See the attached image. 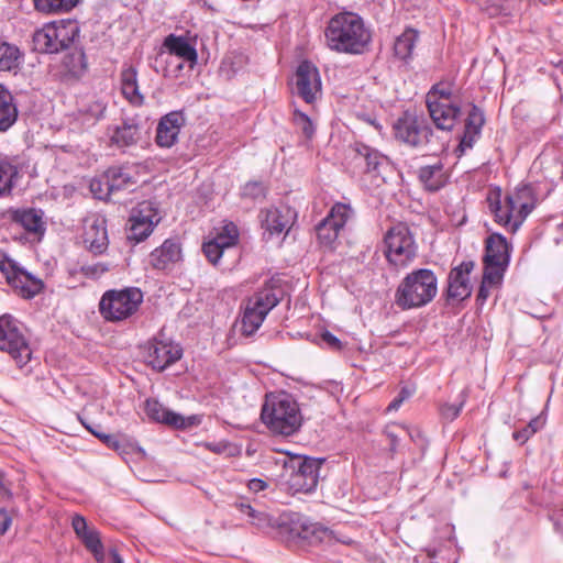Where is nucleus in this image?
I'll use <instances>...</instances> for the list:
<instances>
[{
  "label": "nucleus",
  "mask_w": 563,
  "mask_h": 563,
  "mask_svg": "<svg viewBox=\"0 0 563 563\" xmlns=\"http://www.w3.org/2000/svg\"><path fill=\"white\" fill-rule=\"evenodd\" d=\"M327 45L339 53L362 54L371 42L363 19L353 12L335 14L325 29Z\"/></svg>",
  "instance_id": "1"
},
{
  "label": "nucleus",
  "mask_w": 563,
  "mask_h": 563,
  "mask_svg": "<svg viewBox=\"0 0 563 563\" xmlns=\"http://www.w3.org/2000/svg\"><path fill=\"white\" fill-rule=\"evenodd\" d=\"M261 418L273 433L285 437L295 434L303 421L298 401L286 391L266 395Z\"/></svg>",
  "instance_id": "2"
},
{
  "label": "nucleus",
  "mask_w": 563,
  "mask_h": 563,
  "mask_svg": "<svg viewBox=\"0 0 563 563\" xmlns=\"http://www.w3.org/2000/svg\"><path fill=\"white\" fill-rule=\"evenodd\" d=\"M438 294V278L432 269L418 268L408 273L398 284L394 301L401 310L426 307Z\"/></svg>",
  "instance_id": "3"
},
{
  "label": "nucleus",
  "mask_w": 563,
  "mask_h": 563,
  "mask_svg": "<svg viewBox=\"0 0 563 563\" xmlns=\"http://www.w3.org/2000/svg\"><path fill=\"white\" fill-rule=\"evenodd\" d=\"M393 130L397 141L412 148L437 153L443 147V143L434 134L426 119L409 111L404 112L395 121Z\"/></svg>",
  "instance_id": "4"
},
{
  "label": "nucleus",
  "mask_w": 563,
  "mask_h": 563,
  "mask_svg": "<svg viewBox=\"0 0 563 563\" xmlns=\"http://www.w3.org/2000/svg\"><path fill=\"white\" fill-rule=\"evenodd\" d=\"M0 352L7 353L20 368L32 358V347L25 325L11 314L0 316Z\"/></svg>",
  "instance_id": "5"
},
{
  "label": "nucleus",
  "mask_w": 563,
  "mask_h": 563,
  "mask_svg": "<svg viewBox=\"0 0 563 563\" xmlns=\"http://www.w3.org/2000/svg\"><path fill=\"white\" fill-rule=\"evenodd\" d=\"M78 23L74 20H60L45 24L33 34L34 49L54 54L69 48L79 35Z\"/></svg>",
  "instance_id": "6"
},
{
  "label": "nucleus",
  "mask_w": 563,
  "mask_h": 563,
  "mask_svg": "<svg viewBox=\"0 0 563 563\" xmlns=\"http://www.w3.org/2000/svg\"><path fill=\"white\" fill-rule=\"evenodd\" d=\"M143 302V292L136 287L106 291L99 302L100 314L110 322L132 317Z\"/></svg>",
  "instance_id": "7"
},
{
  "label": "nucleus",
  "mask_w": 563,
  "mask_h": 563,
  "mask_svg": "<svg viewBox=\"0 0 563 563\" xmlns=\"http://www.w3.org/2000/svg\"><path fill=\"white\" fill-rule=\"evenodd\" d=\"M385 255L388 263L397 268L407 267L417 256V243L405 223L391 227L385 234Z\"/></svg>",
  "instance_id": "8"
},
{
  "label": "nucleus",
  "mask_w": 563,
  "mask_h": 563,
  "mask_svg": "<svg viewBox=\"0 0 563 563\" xmlns=\"http://www.w3.org/2000/svg\"><path fill=\"white\" fill-rule=\"evenodd\" d=\"M325 463L322 457L305 456L297 461L291 473L285 482L287 489L292 494H308L317 488L321 467Z\"/></svg>",
  "instance_id": "9"
},
{
  "label": "nucleus",
  "mask_w": 563,
  "mask_h": 563,
  "mask_svg": "<svg viewBox=\"0 0 563 563\" xmlns=\"http://www.w3.org/2000/svg\"><path fill=\"white\" fill-rule=\"evenodd\" d=\"M354 211L350 205L336 202L332 206L328 216L316 227V233L320 245L333 249L340 231L353 217Z\"/></svg>",
  "instance_id": "10"
},
{
  "label": "nucleus",
  "mask_w": 563,
  "mask_h": 563,
  "mask_svg": "<svg viewBox=\"0 0 563 563\" xmlns=\"http://www.w3.org/2000/svg\"><path fill=\"white\" fill-rule=\"evenodd\" d=\"M161 214L151 201H143L131 212L126 238L135 243L148 238L159 223Z\"/></svg>",
  "instance_id": "11"
},
{
  "label": "nucleus",
  "mask_w": 563,
  "mask_h": 563,
  "mask_svg": "<svg viewBox=\"0 0 563 563\" xmlns=\"http://www.w3.org/2000/svg\"><path fill=\"white\" fill-rule=\"evenodd\" d=\"M294 93L306 103L312 104L322 96V82L319 69L309 60L301 62L294 77Z\"/></svg>",
  "instance_id": "12"
},
{
  "label": "nucleus",
  "mask_w": 563,
  "mask_h": 563,
  "mask_svg": "<svg viewBox=\"0 0 563 563\" xmlns=\"http://www.w3.org/2000/svg\"><path fill=\"white\" fill-rule=\"evenodd\" d=\"M489 211L494 214L495 222L504 227L508 232L516 233L523 223H517V216L520 212L517 205L510 202V196L507 194L501 198V190L495 188L487 195Z\"/></svg>",
  "instance_id": "13"
},
{
  "label": "nucleus",
  "mask_w": 563,
  "mask_h": 563,
  "mask_svg": "<svg viewBox=\"0 0 563 563\" xmlns=\"http://www.w3.org/2000/svg\"><path fill=\"white\" fill-rule=\"evenodd\" d=\"M183 355L179 344L159 338H154L147 344L146 362L156 371H164Z\"/></svg>",
  "instance_id": "14"
},
{
  "label": "nucleus",
  "mask_w": 563,
  "mask_h": 563,
  "mask_svg": "<svg viewBox=\"0 0 563 563\" xmlns=\"http://www.w3.org/2000/svg\"><path fill=\"white\" fill-rule=\"evenodd\" d=\"M473 268V261H464L450 271L446 288V299L449 301H463L471 296L472 284L470 275Z\"/></svg>",
  "instance_id": "15"
},
{
  "label": "nucleus",
  "mask_w": 563,
  "mask_h": 563,
  "mask_svg": "<svg viewBox=\"0 0 563 563\" xmlns=\"http://www.w3.org/2000/svg\"><path fill=\"white\" fill-rule=\"evenodd\" d=\"M111 145L118 148H126L136 145L142 139L140 119L136 117L124 118L120 124L108 128Z\"/></svg>",
  "instance_id": "16"
},
{
  "label": "nucleus",
  "mask_w": 563,
  "mask_h": 563,
  "mask_svg": "<svg viewBox=\"0 0 563 563\" xmlns=\"http://www.w3.org/2000/svg\"><path fill=\"white\" fill-rule=\"evenodd\" d=\"M144 410L148 419L155 422L164 423L177 429H186L196 424L195 416L184 417L175 411L167 409L157 399L148 398L145 400Z\"/></svg>",
  "instance_id": "17"
},
{
  "label": "nucleus",
  "mask_w": 563,
  "mask_h": 563,
  "mask_svg": "<svg viewBox=\"0 0 563 563\" xmlns=\"http://www.w3.org/2000/svg\"><path fill=\"white\" fill-rule=\"evenodd\" d=\"M84 242L95 255L102 254L109 245L107 220L101 216H92L85 220Z\"/></svg>",
  "instance_id": "18"
},
{
  "label": "nucleus",
  "mask_w": 563,
  "mask_h": 563,
  "mask_svg": "<svg viewBox=\"0 0 563 563\" xmlns=\"http://www.w3.org/2000/svg\"><path fill=\"white\" fill-rule=\"evenodd\" d=\"M163 46L169 53L183 62L177 64L176 70H183L185 64L188 65L189 69L198 63V53L196 46L189 41V38L183 35L169 34L164 38Z\"/></svg>",
  "instance_id": "19"
},
{
  "label": "nucleus",
  "mask_w": 563,
  "mask_h": 563,
  "mask_svg": "<svg viewBox=\"0 0 563 563\" xmlns=\"http://www.w3.org/2000/svg\"><path fill=\"white\" fill-rule=\"evenodd\" d=\"M0 269L5 274L9 283L21 287L26 297H33L38 294L43 287L42 282L35 278L24 268L19 267L12 260L3 261Z\"/></svg>",
  "instance_id": "20"
},
{
  "label": "nucleus",
  "mask_w": 563,
  "mask_h": 563,
  "mask_svg": "<svg viewBox=\"0 0 563 563\" xmlns=\"http://www.w3.org/2000/svg\"><path fill=\"white\" fill-rule=\"evenodd\" d=\"M184 124L185 117L180 111H172L163 115L156 128V144L163 148L174 146Z\"/></svg>",
  "instance_id": "21"
},
{
  "label": "nucleus",
  "mask_w": 563,
  "mask_h": 563,
  "mask_svg": "<svg viewBox=\"0 0 563 563\" xmlns=\"http://www.w3.org/2000/svg\"><path fill=\"white\" fill-rule=\"evenodd\" d=\"M295 218V212L290 208H272L261 212V223L264 230V238L272 239L284 231H288Z\"/></svg>",
  "instance_id": "22"
},
{
  "label": "nucleus",
  "mask_w": 563,
  "mask_h": 563,
  "mask_svg": "<svg viewBox=\"0 0 563 563\" xmlns=\"http://www.w3.org/2000/svg\"><path fill=\"white\" fill-rule=\"evenodd\" d=\"M434 125L442 131H450L461 115V108L455 102H426Z\"/></svg>",
  "instance_id": "23"
},
{
  "label": "nucleus",
  "mask_w": 563,
  "mask_h": 563,
  "mask_svg": "<svg viewBox=\"0 0 563 563\" xmlns=\"http://www.w3.org/2000/svg\"><path fill=\"white\" fill-rule=\"evenodd\" d=\"M181 260V247L177 239H167L150 254V263L155 269H168Z\"/></svg>",
  "instance_id": "24"
},
{
  "label": "nucleus",
  "mask_w": 563,
  "mask_h": 563,
  "mask_svg": "<svg viewBox=\"0 0 563 563\" xmlns=\"http://www.w3.org/2000/svg\"><path fill=\"white\" fill-rule=\"evenodd\" d=\"M511 245L500 233H492L486 239L484 263L509 265Z\"/></svg>",
  "instance_id": "25"
},
{
  "label": "nucleus",
  "mask_w": 563,
  "mask_h": 563,
  "mask_svg": "<svg viewBox=\"0 0 563 563\" xmlns=\"http://www.w3.org/2000/svg\"><path fill=\"white\" fill-rule=\"evenodd\" d=\"M418 178L426 190L434 192L446 185L449 176L442 161L437 159L433 164L420 166Z\"/></svg>",
  "instance_id": "26"
},
{
  "label": "nucleus",
  "mask_w": 563,
  "mask_h": 563,
  "mask_svg": "<svg viewBox=\"0 0 563 563\" xmlns=\"http://www.w3.org/2000/svg\"><path fill=\"white\" fill-rule=\"evenodd\" d=\"M354 151L357 157L365 162L367 173L379 176L390 167V159L376 148L364 143H355Z\"/></svg>",
  "instance_id": "27"
},
{
  "label": "nucleus",
  "mask_w": 563,
  "mask_h": 563,
  "mask_svg": "<svg viewBox=\"0 0 563 563\" xmlns=\"http://www.w3.org/2000/svg\"><path fill=\"white\" fill-rule=\"evenodd\" d=\"M508 195L510 196V202L517 205L520 209L517 223H523L537 206L533 188L530 185H520Z\"/></svg>",
  "instance_id": "28"
},
{
  "label": "nucleus",
  "mask_w": 563,
  "mask_h": 563,
  "mask_svg": "<svg viewBox=\"0 0 563 563\" xmlns=\"http://www.w3.org/2000/svg\"><path fill=\"white\" fill-rule=\"evenodd\" d=\"M121 91L124 98L133 106L143 104L144 97L137 84V70L132 65H124L121 74Z\"/></svg>",
  "instance_id": "29"
},
{
  "label": "nucleus",
  "mask_w": 563,
  "mask_h": 563,
  "mask_svg": "<svg viewBox=\"0 0 563 563\" xmlns=\"http://www.w3.org/2000/svg\"><path fill=\"white\" fill-rule=\"evenodd\" d=\"M106 192L114 195L122 190H131L135 180L129 169L121 166L109 167L104 172Z\"/></svg>",
  "instance_id": "30"
},
{
  "label": "nucleus",
  "mask_w": 563,
  "mask_h": 563,
  "mask_svg": "<svg viewBox=\"0 0 563 563\" xmlns=\"http://www.w3.org/2000/svg\"><path fill=\"white\" fill-rule=\"evenodd\" d=\"M234 507L242 515L247 517V520L251 525L255 526L257 529L266 530L268 528H273L276 525L279 526L275 519H273L267 512L256 510L246 498L242 497L234 503ZM285 523L283 520L280 525Z\"/></svg>",
  "instance_id": "31"
},
{
  "label": "nucleus",
  "mask_w": 563,
  "mask_h": 563,
  "mask_svg": "<svg viewBox=\"0 0 563 563\" xmlns=\"http://www.w3.org/2000/svg\"><path fill=\"white\" fill-rule=\"evenodd\" d=\"M41 209H22L13 213V220L21 224L29 233L42 236L46 230Z\"/></svg>",
  "instance_id": "32"
},
{
  "label": "nucleus",
  "mask_w": 563,
  "mask_h": 563,
  "mask_svg": "<svg viewBox=\"0 0 563 563\" xmlns=\"http://www.w3.org/2000/svg\"><path fill=\"white\" fill-rule=\"evenodd\" d=\"M19 115L14 97L8 91L0 99V132H7L16 122Z\"/></svg>",
  "instance_id": "33"
},
{
  "label": "nucleus",
  "mask_w": 563,
  "mask_h": 563,
  "mask_svg": "<svg viewBox=\"0 0 563 563\" xmlns=\"http://www.w3.org/2000/svg\"><path fill=\"white\" fill-rule=\"evenodd\" d=\"M417 41L418 32L413 29H406L395 41V56L401 60H408L411 58Z\"/></svg>",
  "instance_id": "34"
},
{
  "label": "nucleus",
  "mask_w": 563,
  "mask_h": 563,
  "mask_svg": "<svg viewBox=\"0 0 563 563\" xmlns=\"http://www.w3.org/2000/svg\"><path fill=\"white\" fill-rule=\"evenodd\" d=\"M279 298L275 294L273 288L265 287L255 292L247 301V303L268 314V312L278 305Z\"/></svg>",
  "instance_id": "35"
},
{
  "label": "nucleus",
  "mask_w": 563,
  "mask_h": 563,
  "mask_svg": "<svg viewBox=\"0 0 563 563\" xmlns=\"http://www.w3.org/2000/svg\"><path fill=\"white\" fill-rule=\"evenodd\" d=\"M22 54L18 46L0 42V71H11L19 68Z\"/></svg>",
  "instance_id": "36"
},
{
  "label": "nucleus",
  "mask_w": 563,
  "mask_h": 563,
  "mask_svg": "<svg viewBox=\"0 0 563 563\" xmlns=\"http://www.w3.org/2000/svg\"><path fill=\"white\" fill-rule=\"evenodd\" d=\"M266 313L251 307L246 303L242 316V332L245 335H252L262 325Z\"/></svg>",
  "instance_id": "37"
},
{
  "label": "nucleus",
  "mask_w": 563,
  "mask_h": 563,
  "mask_svg": "<svg viewBox=\"0 0 563 563\" xmlns=\"http://www.w3.org/2000/svg\"><path fill=\"white\" fill-rule=\"evenodd\" d=\"M80 0H34L35 9L43 13H64L75 8Z\"/></svg>",
  "instance_id": "38"
},
{
  "label": "nucleus",
  "mask_w": 563,
  "mask_h": 563,
  "mask_svg": "<svg viewBox=\"0 0 563 563\" xmlns=\"http://www.w3.org/2000/svg\"><path fill=\"white\" fill-rule=\"evenodd\" d=\"M454 86L449 81H441L434 84L426 96V102L440 101V102H454Z\"/></svg>",
  "instance_id": "39"
},
{
  "label": "nucleus",
  "mask_w": 563,
  "mask_h": 563,
  "mask_svg": "<svg viewBox=\"0 0 563 563\" xmlns=\"http://www.w3.org/2000/svg\"><path fill=\"white\" fill-rule=\"evenodd\" d=\"M222 250L234 246L239 240V230L233 222L225 223L212 239Z\"/></svg>",
  "instance_id": "40"
},
{
  "label": "nucleus",
  "mask_w": 563,
  "mask_h": 563,
  "mask_svg": "<svg viewBox=\"0 0 563 563\" xmlns=\"http://www.w3.org/2000/svg\"><path fill=\"white\" fill-rule=\"evenodd\" d=\"M18 169L8 162H0V196L11 192L14 178L18 177Z\"/></svg>",
  "instance_id": "41"
},
{
  "label": "nucleus",
  "mask_w": 563,
  "mask_h": 563,
  "mask_svg": "<svg viewBox=\"0 0 563 563\" xmlns=\"http://www.w3.org/2000/svg\"><path fill=\"white\" fill-rule=\"evenodd\" d=\"M85 547L93 554L97 561L103 559V545L100 540L99 532L96 529L90 530L87 534L80 538Z\"/></svg>",
  "instance_id": "42"
},
{
  "label": "nucleus",
  "mask_w": 563,
  "mask_h": 563,
  "mask_svg": "<svg viewBox=\"0 0 563 563\" xmlns=\"http://www.w3.org/2000/svg\"><path fill=\"white\" fill-rule=\"evenodd\" d=\"M484 273H483V279L482 282L492 285L497 286L501 283L504 273L506 272L508 265H494L492 263H484Z\"/></svg>",
  "instance_id": "43"
},
{
  "label": "nucleus",
  "mask_w": 563,
  "mask_h": 563,
  "mask_svg": "<svg viewBox=\"0 0 563 563\" xmlns=\"http://www.w3.org/2000/svg\"><path fill=\"white\" fill-rule=\"evenodd\" d=\"M266 196V187L262 181L252 180L241 188V197L253 201L262 200Z\"/></svg>",
  "instance_id": "44"
},
{
  "label": "nucleus",
  "mask_w": 563,
  "mask_h": 563,
  "mask_svg": "<svg viewBox=\"0 0 563 563\" xmlns=\"http://www.w3.org/2000/svg\"><path fill=\"white\" fill-rule=\"evenodd\" d=\"M108 103L103 99L92 100L87 104L85 114L88 117L87 120L93 125L97 121L104 118Z\"/></svg>",
  "instance_id": "45"
},
{
  "label": "nucleus",
  "mask_w": 563,
  "mask_h": 563,
  "mask_svg": "<svg viewBox=\"0 0 563 563\" xmlns=\"http://www.w3.org/2000/svg\"><path fill=\"white\" fill-rule=\"evenodd\" d=\"M484 123L485 118L483 111L477 106L472 104L465 120L464 129L470 131L475 130L476 132L481 133Z\"/></svg>",
  "instance_id": "46"
},
{
  "label": "nucleus",
  "mask_w": 563,
  "mask_h": 563,
  "mask_svg": "<svg viewBox=\"0 0 563 563\" xmlns=\"http://www.w3.org/2000/svg\"><path fill=\"white\" fill-rule=\"evenodd\" d=\"M292 121L307 139L312 137L314 134V124L306 113L296 109L294 111Z\"/></svg>",
  "instance_id": "47"
},
{
  "label": "nucleus",
  "mask_w": 563,
  "mask_h": 563,
  "mask_svg": "<svg viewBox=\"0 0 563 563\" xmlns=\"http://www.w3.org/2000/svg\"><path fill=\"white\" fill-rule=\"evenodd\" d=\"M466 390H462L459 395L460 401L457 404H445L441 408V415L446 420H454L459 417L462 408L466 401Z\"/></svg>",
  "instance_id": "48"
},
{
  "label": "nucleus",
  "mask_w": 563,
  "mask_h": 563,
  "mask_svg": "<svg viewBox=\"0 0 563 563\" xmlns=\"http://www.w3.org/2000/svg\"><path fill=\"white\" fill-rule=\"evenodd\" d=\"M202 251L208 261L213 265L218 264L224 253V250H222L221 246H219V244H217L212 239L203 243Z\"/></svg>",
  "instance_id": "49"
},
{
  "label": "nucleus",
  "mask_w": 563,
  "mask_h": 563,
  "mask_svg": "<svg viewBox=\"0 0 563 563\" xmlns=\"http://www.w3.org/2000/svg\"><path fill=\"white\" fill-rule=\"evenodd\" d=\"M479 135L481 133L476 132L475 130L470 131L464 129L460 144L456 147L457 156H462L467 150H471Z\"/></svg>",
  "instance_id": "50"
},
{
  "label": "nucleus",
  "mask_w": 563,
  "mask_h": 563,
  "mask_svg": "<svg viewBox=\"0 0 563 563\" xmlns=\"http://www.w3.org/2000/svg\"><path fill=\"white\" fill-rule=\"evenodd\" d=\"M110 265L108 263L98 262L95 264H87L80 267L81 273L89 278H99L106 272H108Z\"/></svg>",
  "instance_id": "51"
},
{
  "label": "nucleus",
  "mask_w": 563,
  "mask_h": 563,
  "mask_svg": "<svg viewBox=\"0 0 563 563\" xmlns=\"http://www.w3.org/2000/svg\"><path fill=\"white\" fill-rule=\"evenodd\" d=\"M90 190L98 199H107L112 194L106 192L104 174L90 183Z\"/></svg>",
  "instance_id": "52"
},
{
  "label": "nucleus",
  "mask_w": 563,
  "mask_h": 563,
  "mask_svg": "<svg viewBox=\"0 0 563 563\" xmlns=\"http://www.w3.org/2000/svg\"><path fill=\"white\" fill-rule=\"evenodd\" d=\"M71 527L79 539L93 529L88 526L87 520L80 515H75L73 517Z\"/></svg>",
  "instance_id": "53"
},
{
  "label": "nucleus",
  "mask_w": 563,
  "mask_h": 563,
  "mask_svg": "<svg viewBox=\"0 0 563 563\" xmlns=\"http://www.w3.org/2000/svg\"><path fill=\"white\" fill-rule=\"evenodd\" d=\"M555 531L563 537V499L558 509H554L550 516Z\"/></svg>",
  "instance_id": "54"
},
{
  "label": "nucleus",
  "mask_w": 563,
  "mask_h": 563,
  "mask_svg": "<svg viewBox=\"0 0 563 563\" xmlns=\"http://www.w3.org/2000/svg\"><path fill=\"white\" fill-rule=\"evenodd\" d=\"M246 485L249 490L254 494L264 492L268 487V484L264 479L257 477L249 479Z\"/></svg>",
  "instance_id": "55"
},
{
  "label": "nucleus",
  "mask_w": 563,
  "mask_h": 563,
  "mask_svg": "<svg viewBox=\"0 0 563 563\" xmlns=\"http://www.w3.org/2000/svg\"><path fill=\"white\" fill-rule=\"evenodd\" d=\"M492 287H493L492 285H488V284H486L484 282L481 283V286H479V289H478V292H477V297H476L477 305L484 306V303L486 302V300L490 296V288Z\"/></svg>",
  "instance_id": "56"
},
{
  "label": "nucleus",
  "mask_w": 563,
  "mask_h": 563,
  "mask_svg": "<svg viewBox=\"0 0 563 563\" xmlns=\"http://www.w3.org/2000/svg\"><path fill=\"white\" fill-rule=\"evenodd\" d=\"M531 437L532 433H530V430L527 426H525L522 429L516 430L512 433L514 440L520 444L526 443Z\"/></svg>",
  "instance_id": "57"
},
{
  "label": "nucleus",
  "mask_w": 563,
  "mask_h": 563,
  "mask_svg": "<svg viewBox=\"0 0 563 563\" xmlns=\"http://www.w3.org/2000/svg\"><path fill=\"white\" fill-rule=\"evenodd\" d=\"M321 340L327 345L333 347V349H340L341 347V341L331 332L324 331L321 334Z\"/></svg>",
  "instance_id": "58"
},
{
  "label": "nucleus",
  "mask_w": 563,
  "mask_h": 563,
  "mask_svg": "<svg viewBox=\"0 0 563 563\" xmlns=\"http://www.w3.org/2000/svg\"><path fill=\"white\" fill-rule=\"evenodd\" d=\"M410 396V393L406 389H401L399 395L388 405L387 410L394 411L398 410V408L401 406L402 401L407 399Z\"/></svg>",
  "instance_id": "59"
},
{
  "label": "nucleus",
  "mask_w": 563,
  "mask_h": 563,
  "mask_svg": "<svg viewBox=\"0 0 563 563\" xmlns=\"http://www.w3.org/2000/svg\"><path fill=\"white\" fill-rule=\"evenodd\" d=\"M12 522L11 516L5 509H0V534H4Z\"/></svg>",
  "instance_id": "60"
},
{
  "label": "nucleus",
  "mask_w": 563,
  "mask_h": 563,
  "mask_svg": "<svg viewBox=\"0 0 563 563\" xmlns=\"http://www.w3.org/2000/svg\"><path fill=\"white\" fill-rule=\"evenodd\" d=\"M543 424H544V420L541 417H536L529 421L527 427L530 430V433H532V435H533L536 432H538L540 429H542Z\"/></svg>",
  "instance_id": "61"
},
{
  "label": "nucleus",
  "mask_w": 563,
  "mask_h": 563,
  "mask_svg": "<svg viewBox=\"0 0 563 563\" xmlns=\"http://www.w3.org/2000/svg\"><path fill=\"white\" fill-rule=\"evenodd\" d=\"M394 428L395 427H391V428H388L386 430V435L387 438L390 440V451L395 452L396 451V446L399 442V437L398 434L394 431Z\"/></svg>",
  "instance_id": "62"
},
{
  "label": "nucleus",
  "mask_w": 563,
  "mask_h": 563,
  "mask_svg": "<svg viewBox=\"0 0 563 563\" xmlns=\"http://www.w3.org/2000/svg\"><path fill=\"white\" fill-rule=\"evenodd\" d=\"M99 439L110 448H118L117 439L110 434L103 433Z\"/></svg>",
  "instance_id": "63"
},
{
  "label": "nucleus",
  "mask_w": 563,
  "mask_h": 563,
  "mask_svg": "<svg viewBox=\"0 0 563 563\" xmlns=\"http://www.w3.org/2000/svg\"><path fill=\"white\" fill-rule=\"evenodd\" d=\"M80 421H81L82 426H84V427H85V428H86V429H87L91 434H93L96 438H98V439H99V438H101V437H102V434L104 433V432H102V431H100V430H99V429H100V427H99V426L92 427L91 424H87V423H86L84 420H81V419H80Z\"/></svg>",
  "instance_id": "64"
}]
</instances>
